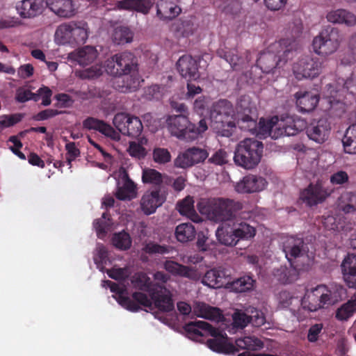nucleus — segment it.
<instances>
[{
    "instance_id": "e2e57ef3",
    "label": "nucleus",
    "mask_w": 356,
    "mask_h": 356,
    "mask_svg": "<svg viewBox=\"0 0 356 356\" xmlns=\"http://www.w3.org/2000/svg\"><path fill=\"white\" fill-rule=\"evenodd\" d=\"M229 155L223 149L217 150L209 159V161L215 165H222L228 163Z\"/></svg>"
},
{
    "instance_id": "39448f33",
    "label": "nucleus",
    "mask_w": 356,
    "mask_h": 356,
    "mask_svg": "<svg viewBox=\"0 0 356 356\" xmlns=\"http://www.w3.org/2000/svg\"><path fill=\"white\" fill-rule=\"evenodd\" d=\"M298 49V44L290 39H282L270 44L257 60V66L264 73H270L282 62L285 63L290 55Z\"/></svg>"
},
{
    "instance_id": "a19ab883",
    "label": "nucleus",
    "mask_w": 356,
    "mask_h": 356,
    "mask_svg": "<svg viewBox=\"0 0 356 356\" xmlns=\"http://www.w3.org/2000/svg\"><path fill=\"white\" fill-rule=\"evenodd\" d=\"M197 28L195 18L182 19L175 24V32L179 37H188L194 33Z\"/></svg>"
},
{
    "instance_id": "f3484780",
    "label": "nucleus",
    "mask_w": 356,
    "mask_h": 356,
    "mask_svg": "<svg viewBox=\"0 0 356 356\" xmlns=\"http://www.w3.org/2000/svg\"><path fill=\"white\" fill-rule=\"evenodd\" d=\"M321 301L323 305H332L342 300L346 296V289L337 283L329 285H318Z\"/></svg>"
},
{
    "instance_id": "e433bc0d",
    "label": "nucleus",
    "mask_w": 356,
    "mask_h": 356,
    "mask_svg": "<svg viewBox=\"0 0 356 356\" xmlns=\"http://www.w3.org/2000/svg\"><path fill=\"white\" fill-rule=\"evenodd\" d=\"M177 209L182 216H185L195 222H200L201 218L195 212L194 200L191 196H187L177 204Z\"/></svg>"
},
{
    "instance_id": "09e8293b",
    "label": "nucleus",
    "mask_w": 356,
    "mask_h": 356,
    "mask_svg": "<svg viewBox=\"0 0 356 356\" xmlns=\"http://www.w3.org/2000/svg\"><path fill=\"white\" fill-rule=\"evenodd\" d=\"M234 225L238 241L240 240H250L256 235L255 227L247 222L234 223Z\"/></svg>"
},
{
    "instance_id": "f8f14e48",
    "label": "nucleus",
    "mask_w": 356,
    "mask_h": 356,
    "mask_svg": "<svg viewBox=\"0 0 356 356\" xmlns=\"http://www.w3.org/2000/svg\"><path fill=\"white\" fill-rule=\"evenodd\" d=\"M322 71V64L309 56L300 58L293 65V72L297 79L311 78L318 76Z\"/></svg>"
},
{
    "instance_id": "de8ad7c7",
    "label": "nucleus",
    "mask_w": 356,
    "mask_h": 356,
    "mask_svg": "<svg viewBox=\"0 0 356 356\" xmlns=\"http://www.w3.org/2000/svg\"><path fill=\"white\" fill-rule=\"evenodd\" d=\"M236 345L238 348L250 350H260L264 347L263 342L253 336L245 337L236 340Z\"/></svg>"
},
{
    "instance_id": "8fccbe9b",
    "label": "nucleus",
    "mask_w": 356,
    "mask_h": 356,
    "mask_svg": "<svg viewBox=\"0 0 356 356\" xmlns=\"http://www.w3.org/2000/svg\"><path fill=\"white\" fill-rule=\"evenodd\" d=\"M164 177L165 176L155 169L145 168L143 170L142 181L145 184L160 186L163 183Z\"/></svg>"
},
{
    "instance_id": "4d7b16f0",
    "label": "nucleus",
    "mask_w": 356,
    "mask_h": 356,
    "mask_svg": "<svg viewBox=\"0 0 356 356\" xmlns=\"http://www.w3.org/2000/svg\"><path fill=\"white\" fill-rule=\"evenodd\" d=\"M234 326L238 328H243L250 323L249 313L247 312V308L243 311L236 309L232 316Z\"/></svg>"
},
{
    "instance_id": "680f3d73",
    "label": "nucleus",
    "mask_w": 356,
    "mask_h": 356,
    "mask_svg": "<svg viewBox=\"0 0 356 356\" xmlns=\"http://www.w3.org/2000/svg\"><path fill=\"white\" fill-rule=\"evenodd\" d=\"M163 95V88L159 85H153L145 90L144 97L148 100L159 99Z\"/></svg>"
},
{
    "instance_id": "58836bf2",
    "label": "nucleus",
    "mask_w": 356,
    "mask_h": 356,
    "mask_svg": "<svg viewBox=\"0 0 356 356\" xmlns=\"http://www.w3.org/2000/svg\"><path fill=\"white\" fill-rule=\"evenodd\" d=\"M72 43H85L88 38L89 28L86 22H70Z\"/></svg>"
},
{
    "instance_id": "c03bdc74",
    "label": "nucleus",
    "mask_w": 356,
    "mask_h": 356,
    "mask_svg": "<svg viewBox=\"0 0 356 356\" xmlns=\"http://www.w3.org/2000/svg\"><path fill=\"white\" fill-rule=\"evenodd\" d=\"M274 275L280 282L288 284L296 280L298 273L297 269L291 264L289 268L281 266L275 271Z\"/></svg>"
},
{
    "instance_id": "6ab92c4d",
    "label": "nucleus",
    "mask_w": 356,
    "mask_h": 356,
    "mask_svg": "<svg viewBox=\"0 0 356 356\" xmlns=\"http://www.w3.org/2000/svg\"><path fill=\"white\" fill-rule=\"evenodd\" d=\"M99 53L92 46H85L74 50L67 56L69 62L78 64L81 66H87L92 64L98 58Z\"/></svg>"
},
{
    "instance_id": "c756f323",
    "label": "nucleus",
    "mask_w": 356,
    "mask_h": 356,
    "mask_svg": "<svg viewBox=\"0 0 356 356\" xmlns=\"http://www.w3.org/2000/svg\"><path fill=\"white\" fill-rule=\"evenodd\" d=\"M122 185L118 182L115 196L120 200H130L136 197V188L134 183L129 179L124 169L122 170Z\"/></svg>"
},
{
    "instance_id": "3c124183",
    "label": "nucleus",
    "mask_w": 356,
    "mask_h": 356,
    "mask_svg": "<svg viewBox=\"0 0 356 356\" xmlns=\"http://www.w3.org/2000/svg\"><path fill=\"white\" fill-rule=\"evenodd\" d=\"M356 312V298L342 305L336 312L339 321H347Z\"/></svg>"
},
{
    "instance_id": "f03ea898",
    "label": "nucleus",
    "mask_w": 356,
    "mask_h": 356,
    "mask_svg": "<svg viewBox=\"0 0 356 356\" xmlns=\"http://www.w3.org/2000/svg\"><path fill=\"white\" fill-rule=\"evenodd\" d=\"M243 99L249 98L241 97L236 104V111L232 104L225 99L220 100L213 105L210 115L211 126L216 133L229 137L236 124L240 127V117L244 115L245 106H240L239 104Z\"/></svg>"
},
{
    "instance_id": "338daca9",
    "label": "nucleus",
    "mask_w": 356,
    "mask_h": 356,
    "mask_svg": "<svg viewBox=\"0 0 356 356\" xmlns=\"http://www.w3.org/2000/svg\"><path fill=\"white\" fill-rule=\"evenodd\" d=\"M143 250L148 254H165L168 252V249L165 245H160L157 243L149 242L145 245Z\"/></svg>"
},
{
    "instance_id": "412c9836",
    "label": "nucleus",
    "mask_w": 356,
    "mask_h": 356,
    "mask_svg": "<svg viewBox=\"0 0 356 356\" xmlns=\"http://www.w3.org/2000/svg\"><path fill=\"white\" fill-rule=\"evenodd\" d=\"M46 6L56 15L63 18H71L76 14L72 0H46Z\"/></svg>"
},
{
    "instance_id": "a211bd4d",
    "label": "nucleus",
    "mask_w": 356,
    "mask_h": 356,
    "mask_svg": "<svg viewBox=\"0 0 356 356\" xmlns=\"http://www.w3.org/2000/svg\"><path fill=\"white\" fill-rule=\"evenodd\" d=\"M331 126L326 119L314 120L307 127V134L309 139L321 144L326 141L330 134Z\"/></svg>"
},
{
    "instance_id": "473e14b6",
    "label": "nucleus",
    "mask_w": 356,
    "mask_h": 356,
    "mask_svg": "<svg viewBox=\"0 0 356 356\" xmlns=\"http://www.w3.org/2000/svg\"><path fill=\"white\" fill-rule=\"evenodd\" d=\"M326 18L332 24H345L347 26H353L356 24L355 15L346 9L332 10L327 14Z\"/></svg>"
},
{
    "instance_id": "ea45409f",
    "label": "nucleus",
    "mask_w": 356,
    "mask_h": 356,
    "mask_svg": "<svg viewBox=\"0 0 356 356\" xmlns=\"http://www.w3.org/2000/svg\"><path fill=\"white\" fill-rule=\"evenodd\" d=\"M196 234L195 227L190 222L181 223L175 229V237L181 243L193 240Z\"/></svg>"
},
{
    "instance_id": "dca6fc26",
    "label": "nucleus",
    "mask_w": 356,
    "mask_h": 356,
    "mask_svg": "<svg viewBox=\"0 0 356 356\" xmlns=\"http://www.w3.org/2000/svg\"><path fill=\"white\" fill-rule=\"evenodd\" d=\"M208 156L207 152L202 148L191 147L179 154L175 159V165L186 168L204 161Z\"/></svg>"
},
{
    "instance_id": "ddd939ff",
    "label": "nucleus",
    "mask_w": 356,
    "mask_h": 356,
    "mask_svg": "<svg viewBox=\"0 0 356 356\" xmlns=\"http://www.w3.org/2000/svg\"><path fill=\"white\" fill-rule=\"evenodd\" d=\"M165 122L168 131L178 138L189 139L190 130L194 129V124L184 114L168 115Z\"/></svg>"
},
{
    "instance_id": "4c0bfd02",
    "label": "nucleus",
    "mask_w": 356,
    "mask_h": 356,
    "mask_svg": "<svg viewBox=\"0 0 356 356\" xmlns=\"http://www.w3.org/2000/svg\"><path fill=\"white\" fill-rule=\"evenodd\" d=\"M123 76L122 84H118L116 86L122 92H129L136 90L143 81L138 74V69L134 70V72H129L127 75Z\"/></svg>"
},
{
    "instance_id": "bb28decb",
    "label": "nucleus",
    "mask_w": 356,
    "mask_h": 356,
    "mask_svg": "<svg viewBox=\"0 0 356 356\" xmlns=\"http://www.w3.org/2000/svg\"><path fill=\"white\" fill-rule=\"evenodd\" d=\"M283 251L290 262L293 259L302 257L305 253L302 239L293 236L286 237L283 242Z\"/></svg>"
},
{
    "instance_id": "a878e982",
    "label": "nucleus",
    "mask_w": 356,
    "mask_h": 356,
    "mask_svg": "<svg viewBox=\"0 0 356 356\" xmlns=\"http://www.w3.org/2000/svg\"><path fill=\"white\" fill-rule=\"evenodd\" d=\"M164 200L163 196L160 195L159 191H147L140 200L141 209L145 214L150 215L161 206Z\"/></svg>"
},
{
    "instance_id": "2f4dec72",
    "label": "nucleus",
    "mask_w": 356,
    "mask_h": 356,
    "mask_svg": "<svg viewBox=\"0 0 356 356\" xmlns=\"http://www.w3.org/2000/svg\"><path fill=\"white\" fill-rule=\"evenodd\" d=\"M181 9L172 0H158L156 15L161 20H171L176 17Z\"/></svg>"
},
{
    "instance_id": "13d9d810",
    "label": "nucleus",
    "mask_w": 356,
    "mask_h": 356,
    "mask_svg": "<svg viewBox=\"0 0 356 356\" xmlns=\"http://www.w3.org/2000/svg\"><path fill=\"white\" fill-rule=\"evenodd\" d=\"M153 161L158 164H165L171 161L172 156L168 149L156 147L152 152Z\"/></svg>"
},
{
    "instance_id": "c9c22d12",
    "label": "nucleus",
    "mask_w": 356,
    "mask_h": 356,
    "mask_svg": "<svg viewBox=\"0 0 356 356\" xmlns=\"http://www.w3.org/2000/svg\"><path fill=\"white\" fill-rule=\"evenodd\" d=\"M327 94L325 95V97L327 99L328 103L330 104V108H332L335 104H342L340 99H337L338 93L343 92L345 90H347L352 95L356 93V78L352 77L346 80L343 84L342 91L334 90V87L330 84L327 85Z\"/></svg>"
},
{
    "instance_id": "9d476101",
    "label": "nucleus",
    "mask_w": 356,
    "mask_h": 356,
    "mask_svg": "<svg viewBox=\"0 0 356 356\" xmlns=\"http://www.w3.org/2000/svg\"><path fill=\"white\" fill-rule=\"evenodd\" d=\"M274 122H277L275 137H281L284 136H291L298 134L307 127V122L298 115H286L279 118L274 116Z\"/></svg>"
},
{
    "instance_id": "052dcab7",
    "label": "nucleus",
    "mask_w": 356,
    "mask_h": 356,
    "mask_svg": "<svg viewBox=\"0 0 356 356\" xmlns=\"http://www.w3.org/2000/svg\"><path fill=\"white\" fill-rule=\"evenodd\" d=\"M247 312L249 313L250 323L255 327H260L266 322V318L262 312L252 307H247Z\"/></svg>"
},
{
    "instance_id": "0e129e2a",
    "label": "nucleus",
    "mask_w": 356,
    "mask_h": 356,
    "mask_svg": "<svg viewBox=\"0 0 356 356\" xmlns=\"http://www.w3.org/2000/svg\"><path fill=\"white\" fill-rule=\"evenodd\" d=\"M65 149L67 151L66 158L67 164L71 168V163L75 160L80 155V151L76 144L73 142H69L65 145Z\"/></svg>"
},
{
    "instance_id": "5fc2aeb1",
    "label": "nucleus",
    "mask_w": 356,
    "mask_h": 356,
    "mask_svg": "<svg viewBox=\"0 0 356 356\" xmlns=\"http://www.w3.org/2000/svg\"><path fill=\"white\" fill-rule=\"evenodd\" d=\"M93 226L99 238H103L106 233L111 229V223L106 213L102 214V218L94 221Z\"/></svg>"
},
{
    "instance_id": "79ce46f5",
    "label": "nucleus",
    "mask_w": 356,
    "mask_h": 356,
    "mask_svg": "<svg viewBox=\"0 0 356 356\" xmlns=\"http://www.w3.org/2000/svg\"><path fill=\"white\" fill-rule=\"evenodd\" d=\"M71 22L59 25L54 33V41L57 44H72Z\"/></svg>"
},
{
    "instance_id": "b1692460",
    "label": "nucleus",
    "mask_w": 356,
    "mask_h": 356,
    "mask_svg": "<svg viewBox=\"0 0 356 356\" xmlns=\"http://www.w3.org/2000/svg\"><path fill=\"white\" fill-rule=\"evenodd\" d=\"M83 127L88 130L98 131L113 140H120V134L111 125L102 120L89 117L83 122Z\"/></svg>"
},
{
    "instance_id": "7ed1b4c3",
    "label": "nucleus",
    "mask_w": 356,
    "mask_h": 356,
    "mask_svg": "<svg viewBox=\"0 0 356 356\" xmlns=\"http://www.w3.org/2000/svg\"><path fill=\"white\" fill-rule=\"evenodd\" d=\"M185 330L188 338L194 341H199L204 335L213 337V339L207 341V345L209 348L214 352L229 354L234 351V346L227 341L226 334L213 327L205 321L191 322L186 325Z\"/></svg>"
},
{
    "instance_id": "0eeeda50",
    "label": "nucleus",
    "mask_w": 356,
    "mask_h": 356,
    "mask_svg": "<svg viewBox=\"0 0 356 356\" xmlns=\"http://www.w3.org/2000/svg\"><path fill=\"white\" fill-rule=\"evenodd\" d=\"M263 148L261 142L252 138L244 139L235 149L234 163L245 169H253L261 161Z\"/></svg>"
},
{
    "instance_id": "2eb2a0df",
    "label": "nucleus",
    "mask_w": 356,
    "mask_h": 356,
    "mask_svg": "<svg viewBox=\"0 0 356 356\" xmlns=\"http://www.w3.org/2000/svg\"><path fill=\"white\" fill-rule=\"evenodd\" d=\"M332 190L325 188L322 184L318 182L311 184L304 189L300 195V198L309 206L316 205L323 202L330 195Z\"/></svg>"
},
{
    "instance_id": "c85d7f7f",
    "label": "nucleus",
    "mask_w": 356,
    "mask_h": 356,
    "mask_svg": "<svg viewBox=\"0 0 356 356\" xmlns=\"http://www.w3.org/2000/svg\"><path fill=\"white\" fill-rule=\"evenodd\" d=\"M193 312L197 317L215 322H220L224 318L218 308L200 302H196L193 305Z\"/></svg>"
},
{
    "instance_id": "49530a36",
    "label": "nucleus",
    "mask_w": 356,
    "mask_h": 356,
    "mask_svg": "<svg viewBox=\"0 0 356 356\" xmlns=\"http://www.w3.org/2000/svg\"><path fill=\"white\" fill-rule=\"evenodd\" d=\"M134 33L127 26L116 27L112 34V40L117 44H123L132 42Z\"/></svg>"
},
{
    "instance_id": "423d86ee",
    "label": "nucleus",
    "mask_w": 356,
    "mask_h": 356,
    "mask_svg": "<svg viewBox=\"0 0 356 356\" xmlns=\"http://www.w3.org/2000/svg\"><path fill=\"white\" fill-rule=\"evenodd\" d=\"M239 106H245L244 115L240 117L241 124L240 129L250 131L260 138H265L268 136L273 139L278 138V137H275L273 135L277 132L276 131V128H277V122L273 121L274 117L268 120L260 119L259 123L257 124L256 121L250 115L252 112L250 99H243Z\"/></svg>"
},
{
    "instance_id": "393cba45",
    "label": "nucleus",
    "mask_w": 356,
    "mask_h": 356,
    "mask_svg": "<svg viewBox=\"0 0 356 356\" xmlns=\"http://www.w3.org/2000/svg\"><path fill=\"white\" fill-rule=\"evenodd\" d=\"M163 268L175 276L186 277L192 280H197L200 277L195 269L181 265L172 260H166L163 263Z\"/></svg>"
},
{
    "instance_id": "5701e85b",
    "label": "nucleus",
    "mask_w": 356,
    "mask_h": 356,
    "mask_svg": "<svg viewBox=\"0 0 356 356\" xmlns=\"http://www.w3.org/2000/svg\"><path fill=\"white\" fill-rule=\"evenodd\" d=\"M177 67L181 76L188 80H196L199 78L196 60L189 55H184L177 62Z\"/></svg>"
},
{
    "instance_id": "aec40b11",
    "label": "nucleus",
    "mask_w": 356,
    "mask_h": 356,
    "mask_svg": "<svg viewBox=\"0 0 356 356\" xmlns=\"http://www.w3.org/2000/svg\"><path fill=\"white\" fill-rule=\"evenodd\" d=\"M229 275L222 268H213L208 270L202 280L204 285L211 288H220L229 283Z\"/></svg>"
},
{
    "instance_id": "9b49d317",
    "label": "nucleus",
    "mask_w": 356,
    "mask_h": 356,
    "mask_svg": "<svg viewBox=\"0 0 356 356\" xmlns=\"http://www.w3.org/2000/svg\"><path fill=\"white\" fill-rule=\"evenodd\" d=\"M113 123L122 134L131 137L138 136L143 129V124L138 117L124 113L116 114Z\"/></svg>"
},
{
    "instance_id": "1a4fd4ad",
    "label": "nucleus",
    "mask_w": 356,
    "mask_h": 356,
    "mask_svg": "<svg viewBox=\"0 0 356 356\" xmlns=\"http://www.w3.org/2000/svg\"><path fill=\"white\" fill-rule=\"evenodd\" d=\"M137 69L136 58L130 52L117 54L108 58L105 64V71L113 76L127 75Z\"/></svg>"
},
{
    "instance_id": "72a5a7b5",
    "label": "nucleus",
    "mask_w": 356,
    "mask_h": 356,
    "mask_svg": "<svg viewBox=\"0 0 356 356\" xmlns=\"http://www.w3.org/2000/svg\"><path fill=\"white\" fill-rule=\"evenodd\" d=\"M301 306L302 309L309 312H316L323 307L324 305L321 301V291L318 286L306 291L301 300Z\"/></svg>"
},
{
    "instance_id": "864d4df0",
    "label": "nucleus",
    "mask_w": 356,
    "mask_h": 356,
    "mask_svg": "<svg viewBox=\"0 0 356 356\" xmlns=\"http://www.w3.org/2000/svg\"><path fill=\"white\" fill-rule=\"evenodd\" d=\"M112 243L116 248L125 250L131 247V239L129 234L123 231L113 235Z\"/></svg>"
},
{
    "instance_id": "cd10ccee",
    "label": "nucleus",
    "mask_w": 356,
    "mask_h": 356,
    "mask_svg": "<svg viewBox=\"0 0 356 356\" xmlns=\"http://www.w3.org/2000/svg\"><path fill=\"white\" fill-rule=\"evenodd\" d=\"M341 271L345 282L350 288H356V254H348L343 260Z\"/></svg>"
},
{
    "instance_id": "bf43d9fd",
    "label": "nucleus",
    "mask_w": 356,
    "mask_h": 356,
    "mask_svg": "<svg viewBox=\"0 0 356 356\" xmlns=\"http://www.w3.org/2000/svg\"><path fill=\"white\" fill-rule=\"evenodd\" d=\"M108 252L102 244H97L94 254V261L100 270H103V265L106 263Z\"/></svg>"
},
{
    "instance_id": "37998d69",
    "label": "nucleus",
    "mask_w": 356,
    "mask_h": 356,
    "mask_svg": "<svg viewBox=\"0 0 356 356\" xmlns=\"http://www.w3.org/2000/svg\"><path fill=\"white\" fill-rule=\"evenodd\" d=\"M254 280L250 276H243L230 282L229 278V288L236 293H243L253 289Z\"/></svg>"
},
{
    "instance_id": "20e7f679",
    "label": "nucleus",
    "mask_w": 356,
    "mask_h": 356,
    "mask_svg": "<svg viewBox=\"0 0 356 356\" xmlns=\"http://www.w3.org/2000/svg\"><path fill=\"white\" fill-rule=\"evenodd\" d=\"M200 213L213 221L229 220L243 209L238 201L217 197L202 198L197 204Z\"/></svg>"
},
{
    "instance_id": "69168bd1",
    "label": "nucleus",
    "mask_w": 356,
    "mask_h": 356,
    "mask_svg": "<svg viewBox=\"0 0 356 356\" xmlns=\"http://www.w3.org/2000/svg\"><path fill=\"white\" fill-rule=\"evenodd\" d=\"M128 152L130 156L137 159L144 158L147 154L146 149L142 145L135 142L130 143Z\"/></svg>"
},
{
    "instance_id": "4be33fe9",
    "label": "nucleus",
    "mask_w": 356,
    "mask_h": 356,
    "mask_svg": "<svg viewBox=\"0 0 356 356\" xmlns=\"http://www.w3.org/2000/svg\"><path fill=\"white\" fill-rule=\"evenodd\" d=\"M43 8V0H22L16 6L17 13L25 19L39 15L42 13Z\"/></svg>"
},
{
    "instance_id": "a18cd8bd",
    "label": "nucleus",
    "mask_w": 356,
    "mask_h": 356,
    "mask_svg": "<svg viewBox=\"0 0 356 356\" xmlns=\"http://www.w3.org/2000/svg\"><path fill=\"white\" fill-rule=\"evenodd\" d=\"M105 71V66L103 67L101 63H96L83 70H76V75L81 79H95L100 77Z\"/></svg>"
},
{
    "instance_id": "4468645a",
    "label": "nucleus",
    "mask_w": 356,
    "mask_h": 356,
    "mask_svg": "<svg viewBox=\"0 0 356 356\" xmlns=\"http://www.w3.org/2000/svg\"><path fill=\"white\" fill-rule=\"evenodd\" d=\"M268 185L261 176L249 174L236 183L234 188L238 193L249 194L264 191Z\"/></svg>"
},
{
    "instance_id": "6e6552de",
    "label": "nucleus",
    "mask_w": 356,
    "mask_h": 356,
    "mask_svg": "<svg viewBox=\"0 0 356 356\" xmlns=\"http://www.w3.org/2000/svg\"><path fill=\"white\" fill-rule=\"evenodd\" d=\"M341 44L339 30L327 26L312 41L314 51L321 56H327L335 53Z\"/></svg>"
},
{
    "instance_id": "f257e3e1",
    "label": "nucleus",
    "mask_w": 356,
    "mask_h": 356,
    "mask_svg": "<svg viewBox=\"0 0 356 356\" xmlns=\"http://www.w3.org/2000/svg\"><path fill=\"white\" fill-rule=\"evenodd\" d=\"M136 280L140 283L138 284L142 289L148 290L150 298L141 292H136L133 294L134 300L127 298L125 295L126 289L124 286L120 285L109 280L103 281L102 286L104 288L109 287L111 292L115 293L112 297L124 308L131 312H137L140 305L152 308L153 305L159 309L164 312L172 310L174 305L169 291L159 284L149 286V279L145 274L138 275Z\"/></svg>"
},
{
    "instance_id": "603ef678",
    "label": "nucleus",
    "mask_w": 356,
    "mask_h": 356,
    "mask_svg": "<svg viewBox=\"0 0 356 356\" xmlns=\"http://www.w3.org/2000/svg\"><path fill=\"white\" fill-rule=\"evenodd\" d=\"M355 127H350L342 139L344 151L347 154H356V135L353 134Z\"/></svg>"
},
{
    "instance_id": "6e6d98bb",
    "label": "nucleus",
    "mask_w": 356,
    "mask_h": 356,
    "mask_svg": "<svg viewBox=\"0 0 356 356\" xmlns=\"http://www.w3.org/2000/svg\"><path fill=\"white\" fill-rule=\"evenodd\" d=\"M341 201L344 205H340L344 213H352L356 211V193L347 192L341 197Z\"/></svg>"
},
{
    "instance_id": "774afa93",
    "label": "nucleus",
    "mask_w": 356,
    "mask_h": 356,
    "mask_svg": "<svg viewBox=\"0 0 356 356\" xmlns=\"http://www.w3.org/2000/svg\"><path fill=\"white\" fill-rule=\"evenodd\" d=\"M330 180L333 185H342L348 181L349 176L346 172L339 170L333 173L330 176Z\"/></svg>"
},
{
    "instance_id": "f704fd0d",
    "label": "nucleus",
    "mask_w": 356,
    "mask_h": 356,
    "mask_svg": "<svg viewBox=\"0 0 356 356\" xmlns=\"http://www.w3.org/2000/svg\"><path fill=\"white\" fill-rule=\"evenodd\" d=\"M296 105L302 113L313 111L318 104V96L310 92L299 91L295 94Z\"/></svg>"
},
{
    "instance_id": "7c9ffc66",
    "label": "nucleus",
    "mask_w": 356,
    "mask_h": 356,
    "mask_svg": "<svg viewBox=\"0 0 356 356\" xmlns=\"http://www.w3.org/2000/svg\"><path fill=\"white\" fill-rule=\"evenodd\" d=\"M218 241L226 246H235L238 243V238L234 224L224 222L216 231Z\"/></svg>"
}]
</instances>
